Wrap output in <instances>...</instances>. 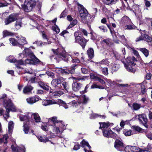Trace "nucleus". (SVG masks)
Segmentation results:
<instances>
[{"label": "nucleus", "instance_id": "nucleus-25", "mask_svg": "<svg viewBox=\"0 0 152 152\" xmlns=\"http://www.w3.org/2000/svg\"><path fill=\"white\" fill-rule=\"evenodd\" d=\"M135 58L133 56L128 57L127 58V62L129 64H131L132 66H134L135 64L134 62L136 61Z\"/></svg>", "mask_w": 152, "mask_h": 152}, {"label": "nucleus", "instance_id": "nucleus-50", "mask_svg": "<svg viewBox=\"0 0 152 152\" xmlns=\"http://www.w3.org/2000/svg\"><path fill=\"white\" fill-rule=\"evenodd\" d=\"M20 120L21 121H28L29 120V117L27 116L22 115L20 117Z\"/></svg>", "mask_w": 152, "mask_h": 152}, {"label": "nucleus", "instance_id": "nucleus-4", "mask_svg": "<svg viewBox=\"0 0 152 152\" xmlns=\"http://www.w3.org/2000/svg\"><path fill=\"white\" fill-rule=\"evenodd\" d=\"M77 4L79 12L80 14L79 16L81 20L83 22H84L87 17L88 13L87 11L81 4L78 3H77Z\"/></svg>", "mask_w": 152, "mask_h": 152}, {"label": "nucleus", "instance_id": "nucleus-27", "mask_svg": "<svg viewBox=\"0 0 152 152\" xmlns=\"http://www.w3.org/2000/svg\"><path fill=\"white\" fill-rule=\"evenodd\" d=\"M123 62L124 64L125 67L126 68V69L127 71L132 72H135V69L132 67L131 66V64H128V63H125L123 61Z\"/></svg>", "mask_w": 152, "mask_h": 152}, {"label": "nucleus", "instance_id": "nucleus-35", "mask_svg": "<svg viewBox=\"0 0 152 152\" xmlns=\"http://www.w3.org/2000/svg\"><path fill=\"white\" fill-rule=\"evenodd\" d=\"M30 58L33 61V65H35L40 62L39 60L34 54Z\"/></svg>", "mask_w": 152, "mask_h": 152}, {"label": "nucleus", "instance_id": "nucleus-46", "mask_svg": "<svg viewBox=\"0 0 152 152\" xmlns=\"http://www.w3.org/2000/svg\"><path fill=\"white\" fill-rule=\"evenodd\" d=\"M82 97L83 99V103L84 104H86L89 100V98L85 95H83Z\"/></svg>", "mask_w": 152, "mask_h": 152}, {"label": "nucleus", "instance_id": "nucleus-53", "mask_svg": "<svg viewBox=\"0 0 152 152\" xmlns=\"http://www.w3.org/2000/svg\"><path fill=\"white\" fill-rule=\"evenodd\" d=\"M120 65L118 64L113 65L112 67V69L114 71H117L119 68Z\"/></svg>", "mask_w": 152, "mask_h": 152}, {"label": "nucleus", "instance_id": "nucleus-42", "mask_svg": "<svg viewBox=\"0 0 152 152\" xmlns=\"http://www.w3.org/2000/svg\"><path fill=\"white\" fill-rule=\"evenodd\" d=\"M15 26L17 29H19L21 27V20H17L16 22Z\"/></svg>", "mask_w": 152, "mask_h": 152}, {"label": "nucleus", "instance_id": "nucleus-10", "mask_svg": "<svg viewBox=\"0 0 152 152\" xmlns=\"http://www.w3.org/2000/svg\"><path fill=\"white\" fill-rule=\"evenodd\" d=\"M16 38L18 39V46L21 47V48H22L23 45L27 43L26 38L21 36L16 37Z\"/></svg>", "mask_w": 152, "mask_h": 152}, {"label": "nucleus", "instance_id": "nucleus-52", "mask_svg": "<svg viewBox=\"0 0 152 152\" xmlns=\"http://www.w3.org/2000/svg\"><path fill=\"white\" fill-rule=\"evenodd\" d=\"M62 84L65 90L67 92H68V89L69 88L66 82L65 81L62 82Z\"/></svg>", "mask_w": 152, "mask_h": 152}, {"label": "nucleus", "instance_id": "nucleus-11", "mask_svg": "<svg viewBox=\"0 0 152 152\" xmlns=\"http://www.w3.org/2000/svg\"><path fill=\"white\" fill-rule=\"evenodd\" d=\"M80 143L82 145V147L84 148V150L85 152H92L90 150L91 147L87 142L83 140Z\"/></svg>", "mask_w": 152, "mask_h": 152}, {"label": "nucleus", "instance_id": "nucleus-55", "mask_svg": "<svg viewBox=\"0 0 152 152\" xmlns=\"http://www.w3.org/2000/svg\"><path fill=\"white\" fill-rule=\"evenodd\" d=\"M24 125L23 126V131H24L25 133L27 134L29 128L24 123Z\"/></svg>", "mask_w": 152, "mask_h": 152}, {"label": "nucleus", "instance_id": "nucleus-16", "mask_svg": "<svg viewBox=\"0 0 152 152\" xmlns=\"http://www.w3.org/2000/svg\"><path fill=\"white\" fill-rule=\"evenodd\" d=\"M82 87V85L79 83L75 82L72 84V89L75 91H78Z\"/></svg>", "mask_w": 152, "mask_h": 152}, {"label": "nucleus", "instance_id": "nucleus-58", "mask_svg": "<svg viewBox=\"0 0 152 152\" xmlns=\"http://www.w3.org/2000/svg\"><path fill=\"white\" fill-rule=\"evenodd\" d=\"M1 99H5L4 100V101H5L6 102H7L9 100L11 101L9 99L8 100L6 99H7V95H6L5 94H3L2 95L1 97ZM4 103V102H3V103Z\"/></svg>", "mask_w": 152, "mask_h": 152}, {"label": "nucleus", "instance_id": "nucleus-60", "mask_svg": "<svg viewBox=\"0 0 152 152\" xmlns=\"http://www.w3.org/2000/svg\"><path fill=\"white\" fill-rule=\"evenodd\" d=\"M82 73L84 74H86L88 73V70L86 68L82 67L81 69Z\"/></svg>", "mask_w": 152, "mask_h": 152}, {"label": "nucleus", "instance_id": "nucleus-54", "mask_svg": "<svg viewBox=\"0 0 152 152\" xmlns=\"http://www.w3.org/2000/svg\"><path fill=\"white\" fill-rule=\"evenodd\" d=\"M99 29L100 31H102L103 32H105L107 31V30L106 29V27L104 26H102L99 27Z\"/></svg>", "mask_w": 152, "mask_h": 152}, {"label": "nucleus", "instance_id": "nucleus-9", "mask_svg": "<svg viewBox=\"0 0 152 152\" xmlns=\"http://www.w3.org/2000/svg\"><path fill=\"white\" fill-rule=\"evenodd\" d=\"M140 123L142 124L146 128H147L148 126L146 123L147 122V119L145 115H139L137 116Z\"/></svg>", "mask_w": 152, "mask_h": 152}, {"label": "nucleus", "instance_id": "nucleus-36", "mask_svg": "<svg viewBox=\"0 0 152 152\" xmlns=\"http://www.w3.org/2000/svg\"><path fill=\"white\" fill-rule=\"evenodd\" d=\"M3 138H0V143L3 142L4 144L7 143V140L8 138V136L7 134H4L3 135Z\"/></svg>", "mask_w": 152, "mask_h": 152}, {"label": "nucleus", "instance_id": "nucleus-20", "mask_svg": "<svg viewBox=\"0 0 152 152\" xmlns=\"http://www.w3.org/2000/svg\"><path fill=\"white\" fill-rule=\"evenodd\" d=\"M88 41L85 39L81 37L79 39L78 41L75 42L78 43L82 46L83 48H84L85 47Z\"/></svg>", "mask_w": 152, "mask_h": 152}, {"label": "nucleus", "instance_id": "nucleus-28", "mask_svg": "<svg viewBox=\"0 0 152 152\" xmlns=\"http://www.w3.org/2000/svg\"><path fill=\"white\" fill-rule=\"evenodd\" d=\"M31 117L33 118L36 122H40L41 118L40 116L37 113H34L31 115Z\"/></svg>", "mask_w": 152, "mask_h": 152}, {"label": "nucleus", "instance_id": "nucleus-3", "mask_svg": "<svg viewBox=\"0 0 152 152\" xmlns=\"http://www.w3.org/2000/svg\"><path fill=\"white\" fill-rule=\"evenodd\" d=\"M4 106L5 108L6 109L7 113L3 115V116L6 120L9 117V113L11 111H16V108L15 106L13 104L11 101L9 100L8 102L4 101Z\"/></svg>", "mask_w": 152, "mask_h": 152}, {"label": "nucleus", "instance_id": "nucleus-37", "mask_svg": "<svg viewBox=\"0 0 152 152\" xmlns=\"http://www.w3.org/2000/svg\"><path fill=\"white\" fill-rule=\"evenodd\" d=\"M87 53L88 56L91 58L94 56V51L92 48H90L87 50Z\"/></svg>", "mask_w": 152, "mask_h": 152}, {"label": "nucleus", "instance_id": "nucleus-26", "mask_svg": "<svg viewBox=\"0 0 152 152\" xmlns=\"http://www.w3.org/2000/svg\"><path fill=\"white\" fill-rule=\"evenodd\" d=\"M123 26L127 24H131L132 22L130 19L126 16H124L123 18Z\"/></svg>", "mask_w": 152, "mask_h": 152}, {"label": "nucleus", "instance_id": "nucleus-47", "mask_svg": "<svg viewBox=\"0 0 152 152\" xmlns=\"http://www.w3.org/2000/svg\"><path fill=\"white\" fill-rule=\"evenodd\" d=\"M124 28L126 29L131 30L133 28L134 26L132 25V23L131 24L126 25L123 26Z\"/></svg>", "mask_w": 152, "mask_h": 152}, {"label": "nucleus", "instance_id": "nucleus-30", "mask_svg": "<svg viewBox=\"0 0 152 152\" xmlns=\"http://www.w3.org/2000/svg\"><path fill=\"white\" fill-rule=\"evenodd\" d=\"M102 1L104 4L107 5L115 4L117 2V0H102Z\"/></svg>", "mask_w": 152, "mask_h": 152}, {"label": "nucleus", "instance_id": "nucleus-61", "mask_svg": "<svg viewBox=\"0 0 152 152\" xmlns=\"http://www.w3.org/2000/svg\"><path fill=\"white\" fill-rule=\"evenodd\" d=\"M25 62L26 63L29 64L33 65V61L31 59H27L25 60Z\"/></svg>", "mask_w": 152, "mask_h": 152}, {"label": "nucleus", "instance_id": "nucleus-13", "mask_svg": "<svg viewBox=\"0 0 152 152\" xmlns=\"http://www.w3.org/2000/svg\"><path fill=\"white\" fill-rule=\"evenodd\" d=\"M56 71L58 73H61L63 75H67L72 73L70 70L66 68L65 69L57 68L56 69Z\"/></svg>", "mask_w": 152, "mask_h": 152}, {"label": "nucleus", "instance_id": "nucleus-5", "mask_svg": "<svg viewBox=\"0 0 152 152\" xmlns=\"http://www.w3.org/2000/svg\"><path fill=\"white\" fill-rule=\"evenodd\" d=\"M39 0H30L26 4L22 5V8L24 11L26 12L31 11L32 9L34 7L36 3L38 2Z\"/></svg>", "mask_w": 152, "mask_h": 152}, {"label": "nucleus", "instance_id": "nucleus-2", "mask_svg": "<svg viewBox=\"0 0 152 152\" xmlns=\"http://www.w3.org/2000/svg\"><path fill=\"white\" fill-rule=\"evenodd\" d=\"M49 121H52L53 123V125L52 127L53 128V132L57 134H59L61 131L60 129H64V125L61 121H58L56 117H53L49 118Z\"/></svg>", "mask_w": 152, "mask_h": 152}, {"label": "nucleus", "instance_id": "nucleus-8", "mask_svg": "<svg viewBox=\"0 0 152 152\" xmlns=\"http://www.w3.org/2000/svg\"><path fill=\"white\" fill-rule=\"evenodd\" d=\"M114 147L119 151H122L124 150V146L123 142L119 140H115L114 143Z\"/></svg>", "mask_w": 152, "mask_h": 152}, {"label": "nucleus", "instance_id": "nucleus-43", "mask_svg": "<svg viewBox=\"0 0 152 152\" xmlns=\"http://www.w3.org/2000/svg\"><path fill=\"white\" fill-rule=\"evenodd\" d=\"M77 23V21L75 19L71 23L68 27V28L69 29L72 28Z\"/></svg>", "mask_w": 152, "mask_h": 152}, {"label": "nucleus", "instance_id": "nucleus-59", "mask_svg": "<svg viewBox=\"0 0 152 152\" xmlns=\"http://www.w3.org/2000/svg\"><path fill=\"white\" fill-rule=\"evenodd\" d=\"M99 115L97 114H91L90 116V118L92 119H94L95 118L99 117Z\"/></svg>", "mask_w": 152, "mask_h": 152}, {"label": "nucleus", "instance_id": "nucleus-38", "mask_svg": "<svg viewBox=\"0 0 152 152\" xmlns=\"http://www.w3.org/2000/svg\"><path fill=\"white\" fill-rule=\"evenodd\" d=\"M132 129L137 132L142 133L144 130L141 128L139 127L138 126H132Z\"/></svg>", "mask_w": 152, "mask_h": 152}, {"label": "nucleus", "instance_id": "nucleus-39", "mask_svg": "<svg viewBox=\"0 0 152 152\" xmlns=\"http://www.w3.org/2000/svg\"><path fill=\"white\" fill-rule=\"evenodd\" d=\"M133 110H139L141 107L140 104L137 103H133L132 104Z\"/></svg>", "mask_w": 152, "mask_h": 152}, {"label": "nucleus", "instance_id": "nucleus-7", "mask_svg": "<svg viewBox=\"0 0 152 152\" xmlns=\"http://www.w3.org/2000/svg\"><path fill=\"white\" fill-rule=\"evenodd\" d=\"M12 57L11 56L8 57L7 58V61L10 63H15V65L18 68H20V66L24 64V63L22 60H16L15 59H11Z\"/></svg>", "mask_w": 152, "mask_h": 152}, {"label": "nucleus", "instance_id": "nucleus-17", "mask_svg": "<svg viewBox=\"0 0 152 152\" xmlns=\"http://www.w3.org/2000/svg\"><path fill=\"white\" fill-rule=\"evenodd\" d=\"M39 100V97L35 96L27 98L26 99V101L28 103L32 104H33L38 101Z\"/></svg>", "mask_w": 152, "mask_h": 152}, {"label": "nucleus", "instance_id": "nucleus-64", "mask_svg": "<svg viewBox=\"0 0 152 152\" xmlns=\"http://www.w3.org/2000/svg\"><path fill=\"white\" fill-rule=\"evenodd\" d=\"M108 137H110L113 138H115L116 137V134L112 131V133L109 135Z\"/></svg>", "mask_w": 152, "mask_h": 152}, {"label": "nucleus", "instance_id": "nucleus-19", "mask_svg": "<svg viewBox=\"0 0 152 152\" xmlns=\"http://www.w3.org/2000/svg\"><path fill=\"white\" fill-rule=\"evenodd\" d=\"M58 102L54 99L48 100L44 101L42 102L43 105L46 106L49 105H52L57 104Z\"/></svg>", "mask_w": 152, "mask_h": 152}, {"label": "nucleus", "instance_id": "nucleus-23", "mask_svg": "<svg viewBox=\"0 0 152 152\" xmlns=\"http://www.w3.org/2000/svg\"><path fill=\"white\" fill-rule=\"evenodd\" d=\"M122 51L123 54L121 55L118 53H116L115 54V57L116 59L118 60L121 59V60L122 58H124V55L125 54V49L124 48H123Z\"/></svg>", "mask_w": 152, "mask_h": 152}, {"label": "nucleus", "instance_id": "nucleus-18", "mask_svg": "<svg viewBox=\"0 0 152 152\" xmlns=\"http://www.w3.org/2000/svg\"><path fill=\"white\" fill-rule=\"evenodd\" d=\"M23 54L24 56L31 58L34 54L29 48H25L23 51Z\"/></svg>", "mask_w": 152, "mask_h": 152}, {"label": "nucleus", "instance_id": "nucleus-12", "mask_svg": "<svg viewBox=\"0 0 152 152\" xmlns=\"http://www.w3.org/2000/svg\"><path fill=\"white\" fill-rule=\"evenodd\" d=\"M145 40L148 42H150L152 41V39L148 35L143 34L140 37L137 38L135 41L136 42H137L140 40Z\"/></svg>", "mask_w": 152, "mask_h": 152}, {"label": "nucleus", "instance_id": "nucleus-24", "mask_svg": "<svg viewBox=\"0 0 152 152\" xmlns=\"http://www.w3.org/2000/svg\"><path fill=\"white\" fill-rule=\"evenodd\" d=\"M100 125L99 128H107L110 125H113V123H110L109 122H99Z\"/></svg>", "mask_w": 152, "mask_h": 152}, {"label": "nucleus", "instance_id": "nucleus-63", "mask_svg": "<svg viewBox=\"0 0 152 152\" xmlns=\"http://www.w3.org/2000/svg\"><path fill=\"white\" fill-rule=\"evenodd\" d=\"M9 4V2H0V7L7 6Z\"/></svg>", "mask_w": 152, "mask_h": 152}, {"label": "nucleus", "instance_id": "nucleus-41", "mask_svg": "<svg viewBox=\"0 0 152 152\" xmlns=\"http://www.w3.org/2000/svg\"><path fill=\"white\" fill-rule=\"evenodd\" d=\"M3 36L4 37L7 36H12L13 35V33L8 31L7 30H5L3 32Z\"/></svg>", "mask_w": 152, "mask_h": 152}, {"label": "nucleus", "instance_id": "nucleus-56", "mask_svg": "<svg viewBox=\"0 0 152 152\" xmlns=\"http://www.w3.org/2000/svg\"><path fill=\"white\" fill-rule=\"evenodd\" d=\"M109 62L107 59L103 60L101 61L99 63L101 64H105V65L108 64H109Z\"/></svg>", "mask_w": 152, "mask_h": 152}, {"label": "nucleus", "instance_id": "nucleus-14", "mask_svg": "<svg viewBox=\"0 0 152 152\" xmlns=\"http://www.w3.org/2000/svg\"><path fill=\"white\" fill-rule=\"evenodd\" d=\"M132 10L136 15L138 16L139 17L141 15V13L139 6L137 5H133L132 7Z\"/></svg>", "mask_w": 152, "mask_h": 152}, {"label": "nucleus", "instance_id": "nucleus-15", "mask_svg": "<svg viewBox=\"0 0 152 152\" xmlns=\"http://www.w3.org/2000/svg\"><path fill=\"white\" fill-rule=\"evenodd\" d=\"M137 147L130 146H126L124 148V150L126 152H137Z\"/></svg>", "mask_w": 152, "mask_h": 152}, {"label": "nucleus", "instance_id": "nucleus-32", "mask_svg": "<svg viewBox=\"0 0 152 152\" xmlns=\"http://www.w3.org/2000/svg\"><path fill=\"white\" fill-rule=\"evenodd\" d=\"M14 123L12 121H10L8 124V132L9 134H11L13 130Z\"/></svg>", "mask_w": 152, "mask_h": 152}, {"label": "nucleus", "instance_id": "nucleus-45", "mask_svg": "<svg viewBox=\"0 0 152 152\" xmlns=\"http://www.w3.org/2000/svg\"><path fill=\"white\" fill-rule=\"evenodd\" d=\"M37 138L38 140L41 142H45L48 141V139L46 137H42L41 136H38Z\"/></svg>", "mask_w": 152, "mask_h": 152}, {"label": "nucleus", "instance_id": "nucleus-48", "mask_svg": "<svg viewBox=\"0 0 152 152\" xmlns=\"http://www.w3.org/2000/svg\"><path fill=\"white\" fill-rule=\"evenodd\" d=\"M123 133L126 136H129L133 134L131 130H125L123 131Z\"/></svg>", "mask_w": 152, "mask_h": 152}, {"label": "nucleus", "instance_id": "nucleus-31", "mask_svg": "<svg viewBox=\"0 0 152 152\" xmlns=\"http://www.w3.org/2000/svg\"><path fill=\"white\" fill-rule=\"evenodd\" d=\"M38 84L40 87L48 91L50 88V87H49L47 85L45 84V83L43 82H38Z\"/></svg>", "mask_w": 152, "mask_h": 152}, {"label": "nucleus", "instance_id": "nucleus-33", "mask_svg": "<svg viewBox=\"0 0 152 152\" xmlns=\"http://www.w3.org/2000/svg\"><path fill=\"white\" fill-rule=\"evenodd\" d=\"M138 49L144 54L146 57H147L148 56L149 52L148 50L145 48H140Z\"/></svg>", "mask_w": 152, "mask_h": 152}, {"label": "nucleus", "instance_id": "nucleus-44", "mask_svg": "<svg viewBox=\"0 0 152 152\" xmlns=\"http://www.w3.org/2000/svg\"><path fill=\"white\" fill-rule=\"evenodd\" d=\"M100 68L103 74L105 75H107L108 74V70L107 68H102V67H100Z\"/></svg>", "mask_w": 152, "mask_h": 152}, {"label": "nucleus", "instance_id": "nucleus-34", "mask_svg": "<svg viewBox=\"0 0 152 152\" xmlns=\"http://www.w3.org/2000/svg\"><path fill=\"white\" fill-rule=\"evenodd\" d=\"M112 133V131L110 129H104L103 130L104 136L105 137H108L109 135Z\"/></svg>", "mask_w": 152, "mask_h": 152}, {"label": "nucleus", "instance_id": "nucleus-21", "mask_svg": "<svg viewBox=\"0 0 152 152\" xmlns=\"http://www.w3.org/2000/svg\"><path fill=\"white\" fill-rule=\"evenodd\" d=\"M11 148L13 151L14 152H25V148L24 147H15L14 145L11 146Z\"/></svg>", "mask_w": 152, "mask_h": 152}, {"label": "nucleus", "instance_id": "nucleus-22", "mask_svg": "<svg viewBox=\"0 0 152 152\" xmlns=\"http://www.w3.org/2000/svg\"><path fill=\"white\" fill-rule=\"evenodd\" d=\"M51 84L55 88L58 87L61 84V81L58 79H54L52 80Z\"/></svg>", "mask_w": 152, "mask_h": 152}, {"label": "nucleus", "instance_id": "nucleus-6", "mask_svg": "<svg viewBox=\"0 0 152 152\" xmlns=\"http://www.w3.org/2000/svg\"><path fill=\"white\" fill-rule=\"evenodd\" d=\"M18 15L16 13H12L5 20L4 22L5 25H7L10 23L16 20Z\"/></svg>", "mask_w": 152, "mask_h": 152}, {"label": "nucleus", "instance_id": "nucleus-51", "mask_svg": "<svg viewBox=\"0 0 152 152\" xmlns=\"http://www.w3.org/2000/svg\"><path fill=\"white\" fill-rule=\"evenodd\" d=\"M79 33L78 31H76L74 33V36L75 37V42L78 41L79 39L81 37L79 36Z\"/></svg>", "mask_w": 152, "mask_h": 152}, {"label": "nucleus", "instance_id": "nucleus-49", "mask_svg": "<svg viewBox=\"0 0 152 152\" xmlns=\"http://www.w3.org/2000/svg\"><path fill=\"white\" fill-rule=\"evenodd\" d=\"M25 73H29L30 74H33L35 76V73H34V71L32 70L31 69H26L25 70Z\"/></svg>", "mask_w": 152, "mask_h": 152}, {"label": "nucleus", "instance_id": "nucleus-1", "mask_svg": "<svg viewBox=\"0 0 152 152\" xmlns=\"http://www.w3.org/2000/svg\"><path fill=\"white\" fill-rule=\"evenodd\" d=\"M52 50L54 54L58 55L59 58H61L66 62H68L70 60H72L73 63L79 62L80 61L77 59H72L71 56L66 53L63 48H58L56 50L52 49Z\"/></svg>", "mask_w": 152, "mask_h": 152}, {"label": "nucleus", "instance_id": "nucleus-29", "mask_svg": "<svg viewBox=\"0 0 152 152\" xmlns=\"http://www.w3.org/2000/svg\"><path fill=\"white\" fill-rule=\"evenodd\" d=\"M33 87L30 86H26L24 87L23 89V93L25 94H27L28 93L30 92L33 89Z\"/></svg>", "mask_w": 152, "mask_h": 152}, {"label": "nucleus", "instance_id": "nucleus-62", "mask_svg": "<svg viewBox=\"0 0 152 152\" xmlns=\"http://www.w3.org/2000/svg\"><path fill=\"white\" fill-rule=\"evenodd\" d=\"M117 86L119 87H128L129 85L127 84H117Z\"/></svg>", "mask_w": 152, "mask_h": 152}, {"label": "nucleus", "instance_id": "nucleus-57", "mask_svg": "<svg viewBox=\"0 0 152 152\" xmlns=\"http://www.w3.org/2000/svg\"><path fill=\"white\" fill-rule=\"evenodd\" d=\"M145 135L150 140H152V133H145Z\"/></svg>", "mask_w": 152, "mask_h": 152}, {"label": "nucleus", "instance_id": "nucleus-40", "mask_svg": "<svg viewBox=\"0 0 152 152\" xmlns=\"http://www.w3.org/2000/svg\"><path fill=\"white\" fill-rule=\"evenodd\" d=\"M9 40L10 43H11L12 45H18V40L17 41L14 38H11L9 39Z\"/></svg>", "mask_w": 152, "mask_h": 152}]
</instances>
